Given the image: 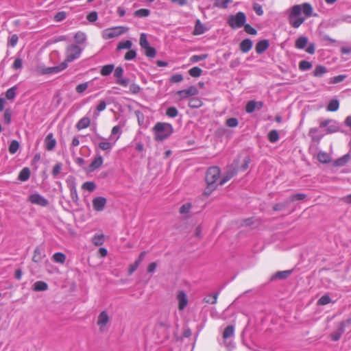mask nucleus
I'll use <instances>...</instances> for the list:
<instances>
[{
  "label": "nucleus",
  "instance_id": "obj_1",
  "mask_svg": "<svg viewBox=\"0 0 351 351\" xmlns=\"http://www.w3.org/2000/svg\"><path fill=\"white\" fill-rule=\"evenodd\" d=\"M313 8L308 3L295 5L290 8L288 14L289 23L294 28H298L307 17L311 16Z\"/></svg>",
  "mask_w": 351,
  "mask_h": 351
},
{
  "label": "nucleus",
  "instance_id": "obj_2",
  "mask_svg": "<svg viewBox=\"0 0 351 351\" xmlns=\"http://www.w3.org/2000/svg\"><path fill=\"white\" fill-rule=\"evenodd\" d=\"M154 132L155 140L157 141H162L173 132V128L170 123L158 122L154 125Z\"/></svg>",
  "mask_w": 351,
  "mask_h": 351
},
{
  "label": "nucleus",
  "instance_id": "obj_3",
  "mask_svg": "<svg viewBox=\"0 0 351 351\" xmlns=\"http://www.w3.org/2000/svg\"><path fill=\"white\" fill-rule=\"evenodd\" d=\"M245 21L246 16L242 12H239L235 15H230L228 19V23L232 29L242 27Z\"/></svg>",
  "mask_w": 351,
  "mask_h": 351
},
{
  "label": "nucleus",
  "instance_id": "obj_4",
  "mask_svg": "<svg viewBox=\"0 0 351 351\" xmlns=\"http://www.w3.org/2000/svg\"><path fill=\"white\" fill-rule=\"evenodd\" d=\"M82 49L77 45H71L68 46L66 50L65 62H70L78 58L82 53Z\"/></svg>",
  "mask_w": 351,
  "mask_h": 351
},
{
  "label": "nucleus",
  "instance_id": "obj_5",
  "mask_svg": "<svg viewBox=\"0 0 351 351\" xmlns=\"http://www.w3.org/2000/svg\"><path fill=\"white\" fill-rule=\"evenodd\" d=\"M220 176V169L217 167H212L208 169L206 173V182L207 184L217 185L216 182Z\"/></svg>",
  "mask_w": 351,
  "mask_h": 351
},
{
  "label": "nucleus",
  "instance_id": "obj_6",
  "mask_svg": "<svg viewBox=\"0 0 351 351\" xmlns=\"http://www.w3.org/2000/svg\"><path fill=\"white\" fill-rule=\"evenodd\" d=\"M234 327L232 325L228 326L223 332L224 345L229 351L234 348V344L230 340V339L234 336Z\"/></svg>",
  "mask_w": 351,
  "mask_h": 351
},
{
  "label": "nucleus",
  "instance_id": "obj_7",
  "mask_svg": "<svg viewBox=\"0 0 351 351\" xmlns=\"http://www.w3.org/2000/svg\"><path fill=\"white\" fill-rule=\"evenodd\" d=\"M128 29V28L125 27H115L106 29L103 32V37L105 39L113 38L123 34Z\"/></svg>",
  "mask_w": 351,
  "mask_h": 351
},
{
  "label": "nucleus",
  "instance_id": "obj_8",
  "mask_svg": "<svg viewBox=\"0 0 351 351\" xmlns=\"http://www.w3.org/2000/svg\"><path fill=\"white\" fill-rule=\"evenodd\" d=\"M95 138L101 141L97 144L98 147L101 150L105 151L106 152H110L116 141L119 138V136H117L113 141V142L108 141L107 139L104 138L103 136L99 134L96 135Z\"/></svg>",
  "mask_w": 351,
  "mask_h": 351
},
{
  "label": "nucleus",
  "instance_id": "obj_9",
  "mask_svg": "<svg viewBox=\"0 0 351 351\" xmlns=\"http://www.w3.org/2000/svg\"><path fill=\"white\" fill-rule=\"evenodd\" d=\"M199 93L198 89L195 86H191L187 89L178 90L176 95L178 97L179 100L188 98L191 96L197 95Z\"/></svg>",
  "mask_w": 351,
  "mask_h": 351
},
{
  "label": "nucleus",
  "instance_id": "obj_10",
  "mask_svg": "<svg viewBox=\"0 0 351 351\" xmlns=\"http://www.w3.org/2000/svg\"><path fill=\"white\" fill-rule=\"evenodd\" d=\"M123 69L121 66H117L114 69V77L116 78V83L123 87H127L129 85L130 80L127 78H123Z\"/></svg>",
  "mask_w": 351,
  "mask_h": 351
},
{
  "label": "nucleus",
  "instance_id": "obj_11",
  "mask_svg": "<svg viewBox=\"0 0 351 351\" xmlns=\"http://www.w3.org/2000/svg\"><path fill=\"white\" fill-rule=\"evenodd\" d=\"M29 200L32 204L41 206H46L48 204V201L38 193H34L31 195L29 197Z\"/></svg>",
  "mask_w": 351,
  "mask_h": 351
},
{
  "label": "nucleus",
  "instance_id": "obj_12",
  "mask_svg": "<svg viewBox=\"0 0 351 351\" xmlns=\"http://www.w3.org/2000/svg\"><path fill=\"white\" fill-rule=\"evenodd\" d=\"M178 302V309L182 311L188 304V297L183 291H179L176 294Z\"/></svg>",
  "mask_w": 351,
  "mask_h": 351
},
{
  "label": "nucleus",
  "instance_id": "obj_13",
  "mask_svg": "<svg viewBox=\"0 0 351 351\" xmlns=\"http://www.w3.org/2000/svg\"><path fill=\"white\" fill-rule=\"evenodd\" d=\"M110 318L106 311H104L100 313L97 317V324L99 327L100 330H103V329L106 327L107 324L109 322Z\"/></svg>",
  "mask_w": 351,
  "mask_h": 351
},
{
  "label": "nucleus",
  "instance_id": "obj_14",
  "mask_svg": "<svg viewBox=\"0 0 351 351\" xmlns=\"http://www.w3.org/2000/svg\"><path fill=\"white\" fill-rule=\"evenodd\" d=\"M106 204V199L103 197H97L93 199V206L96 211H102Z\"/></svg>",
  "mask_w": 351,
  "mask_h": 351
},
{
  "label": "nucleus",
  "instance_id": "obj_15",
  "mask_svg": "<svg viewBox=\"0 0 351 351\" xmlns=\"http://www.w3.org/2000/svg\"><path fill=\"white\" fill-rule=\"evenodd\" d=\"M103 164V158L100 154H97L88 166V171H93L99 169Z\"/></svg>",
  "mask_w": 351,
  "mask_h": 351
},
{
  "label": "nucleus",
  "instance_id": "obj_16",
  "mask_svg": "<svg viewBox=\"0 0 351 351\" xmlns=\"http://www.w3.org/2000/svg\"><path fill=\"white\" fill-rule=\"evenodd\" d=\"M308 136L311 138V141L315 143H319L321 139L324 137V134H319V128H311L308 130Z\"/></svg>",
  "mask_w": 351,
  "mask_h": 351
},
{
  "label": "nucleus",
  "instance_id": "obj_17",
  "mask_svg": "<svg viewBox=\"0 0 351 351\" xmlns=\"http://www.w3.org/2000/svg\"><path fill=\"white\" fill-rule=\"evenodd\" d=\"M145 254H146L145 251L142 252L139 254L138 259L133 264H131L130 265L129 269H128V274L130 275H131L134 271H135L137 269V268L138 267L141 263L144 260Z\"/></svg>",
  "mask_w": 351,
  "mask_h": 351
},
{
  "label": "nucleus",
  "instance_id": "obj_18",
  "mask_svg": "<svg viewBox=\"0 0 351 351\" xmlns=\"http://www.w3.org/2000/svg\"><path fill=\"white\" fill-rule=\"evenodd\" d=\"M45 147L48 151H52L56 145V140L52 133H49L45 140Z\"/></svg>",
  "mask_w": 351,
  "mask_h": 351
},
{
  "label": "nucleus",
  "instance_id": "obj_19",
  "mask_svg": "<svg viewBox=\"0 0 351 351\" xmlns=\"http://www.w3.org/2000/svg\"><path fill=\"white\" fill-rule=\"evenodd\" d=\"M340 131V124L338 121L331 119L328 127L326 128V134H332Z\"/></svg>",
  "mask_w": 351,
  "mask_h": 351
},
{
  "label": "nucleus",
  "instance_id": "obj_20",
  "mask_svg": "<svg viewBox=\"0 0 351 351\" xmlns=\"http://www.w3.org/2000/svg\"><path fill=\"white\" fill-rule=\"evenodd\" d=\"M269 46V43L268 40H262L256 43L255 48L256 52L258 54H261L268 49Z\"/></svg>",
  "mask_w": 351,
  "mask_h": 351
},
{
  "label": "nucleus",
  "instance_id": "obj_21",
  "mask_svg": "<svg viewBox=\"0 0 351 351\" xmlns=\"http://www.w3.org/2000/svg\"><path fill=\"white\" fill-rule=\"evenodd\" d=\"M253 43L249 38H245L240 43V49L243 53H247L252 48Z\"/></svg>",
  "mask_w": 351,
  "mask_h": 351
},
{
  "label": "nucleus",
  "instance_id": "obj_22",
  "mask_svg": "<svg viewBox=\"0 0 351 351\" xmlns=\"http://www.w3.org/2000/svg\"><path fill=\"white\" fill-rule=\"evenodd\" d=\"M263 106V103L262 102H256L255 101H250L247 102V104H246V106H245V110L248 113H252L253 112L256 108H258V109L261 108Z\"/></svg>",
  "mask_w": 351,
  "mask_h": 351
},
{
  "label": "nucleus",
  "instance_id": "obj_23",
  "mask_svg": "<svg viewBox=\"0 0 351 351\" xmlns=\"http://www.w3.org/2000/svg\"><path fill=\"white\" fill-rule=\"evenodd\" d=\"M345 332V323H340L338 329L331 335L333 341H338Z\"/></svg>",
  "mask_w": 351,
  "mask_h": 351
},
{
  "label": "nucleus",
  "instance_id": "obj_24",
  "mask_svg": "<svg viewBox=\"0 0 351 351\" xmlns=\"http://www.w3.org/2000/svg\"><path fill=\"white\" fill-rule=\"evenodd\" d=\"M90 119L87 117H84L79 120V121L76 124V128L78 130H81L83 129H85L88 128L90 125Z\"/></svg>",
  "mask_w": 351,
  "mask_h": 351
},
{
  "label": "nucleus",
  "instance_id": "obj_25",
  "mask_svg": "<svg viewBox=\"0 0 351 351\" xmlns=\"http://www.w3.org/2000/svg\"><path fill=\"white\" fill-rule=\"evenodd\" d=\"M308 43V38L306 36H301L295 40V47L299 49H303Z\"/></svg>",
  "mask_w": 351,
  "mask_h": 351
},
{
  "label": "nucleus",
  "instance_id": "obj_26",
  "mask_svg": "<svg viewBox=\"0 0 351 351\" xmlns=\"http://www.w3.org/2000/svg\"><path fill=\"white\" fill-rule=\"evenodd\" d=\"M48 289V285L44 281H36L33 285L34 291H45Z\"/></svg>",
  "mask_w": 351,
  "mask_h": 351
},
{
  "label": "nucleus",
  "instance_id": "obj_27",
  "mask_svg": "<svg viewBox=\"0 0 351 351\" xmlns=\"http://www.w3.org/2000/svg\"><path fill=\"white\" fill-rule=\"evenodd\" d=\"M350 159V154H345L342 157L337 159L334 162V165L337 166V167H343L349 162Z\"/></svg>",
  "mask_w": 351,
  "mask_h": 351
},
{
  "label": "nucleus",
  "instance_id": "obj_28",
  "mask_svg": "<svg viewBox=\"0 0 351 351\" xmlns=\"http://www.w3.org/2000/svg\"><path fill=\"white\" fill-rule=\"evenodd\" d=\"M114 69V65L112 64H106L101 67L100 73L103 76L109 75Z\"/></svg>",
  "mask_w": 351,
  "mask_h": 351
},
{
  "label": "nucleus",
  "instance_id": "obj_29",
  "mask_svg": "<svg viewBox=\"0 0 351 351\" xmlns=\"http://www.w3.org/2000/svg\"><path fill=\"white\" fill-rule=\"evenodd\" d=\"M43 256L42 250L39 247H37L34 250L32 261L35 263H39L42 261Z\"/></svg>",
  "mask_w": 351,
  "mask_h": 351
},
{
  "label": "nucleus",
  "instance_id": "obj_30",
  "mask_svg": "<svg viewBox=\"0 0 351 351\" xmlns=\"http://www.w3.org/2000/svg\"><path fill=\"white\" fill-rule=\"evenodd\" d=\"M317 159L322 163H328L330 162V156L328 154L324 152H319L317 154Z\"/></svg>",
  "mask_w": 351,
  "mask_h": 351
},
{
  "label": "nucleus",
  "instance_id": "obj_31",
  "mask_svg": "<svg viewBox=\"0 0 351 351\" xmlns=\"http://www.w3.org/2000/svg\"><path fill=\"white\" fill-rule=\"evenodd\" d=\"M236 173L237 171L234 169L227 171L226 174L220 180L219 185L224 184L226 182L230 180Z\"/></svg>",
  "mask_w": 351,
  "mask_h": 351
},
{
  "label": "nucleus",
  "instance_id": "obj_32",
  "mask_svg": "<svg viewBox=\"0 0 351 351\" xmlns=\"http://www.w3.org/2000/svg\"><path fill=\"white\" fill-rule=\"evenodd\" d=\"M327 71V69L325 66L322 65H317L315 68L313 75L315 77H322L325 73H326Z\"/></svg>",
  "mask_w": 351,
  "mask_h": 351
},
{
  "label": "nucleus",
  "instance_id": "obj_33",
  "mask_svg": "<svg viewBox=\"0 0 351 351\" xmlns=\"http://www.w3.org/2000/svg\"><path fill=\"white\" fill-rule=\"evenodd\" d=\"M204 32L205 27L204 25L201 23V21L199 19H197L195 23L193 34L195 35H200L204 34Z\"/></svg>",
  "mask_w": 351,
  "mask_h": 351
},
{
  "label": "nucleus",
  "instance_id": "obj_34",
  "mask_svg": "<svg viewBox=\"0 0 351 351\" xmlns=\"http://www.w3.org/2000/svg\"><path fill=\"white\" fill-rule=\"evenodd\" d=\"M30 170L27 167L23 168L19 173V179L21 181H26L29 178Z\"/></svg>",
  "mask_w": 351,
  "mask_h": 351
},
{
  "label": "nucleus",
  "instance_id": "obj_35",
  "mask_svg": "<svg viewBox=\"0 0 351 351\" xmlns=\"http://www.w3.org/2000/svg\"><path fill=\"white\" fill-rule=\"evenodd\" d=\"M339 102L337 99L331 100L327 106V110L330 112H335L339 109Z\"/></svg>",
  "mask_w": 351,
  "mask_h": 351
},
{
  "label": "nucleus",
  "instance_id": "obj_36",
  "mask_svg": "<svg viewBox=\"0 0 351 351\" xmlns=\"http://www.w3.org/2000/svg\"><path fill=\"white\" fill-rule=\"evenodd\" d=\"M92 242L96 246L103 245L104 242V235L103 234H95L92 239Z\"/></svg>",
  "mask_w": 351,
  "mask_h": 351
},
{
  "label": "nucleus",
  "instance_id": "obj_37",
  "mask_svg": "<svg viewBox=\"0 0 351 351\" xmlns=\"http://www.w3.org/2000/svg\"><path fill=\"white\" fill-rule=\"evenodd\" d=\"M290 203V201L288 199H287L285 202H280V203H278L276 204H275L273 207V209L275 211H280V210H284L285 208H287V206H288V204Z\"/></svg>",
  "mask_w": 351,
  "mask_h": 351
},
{
  "label": "nucleus",
  "instance_id": "obj_38",
  "mask_svg": "<svg viewBox=\"0 0 351 351\" xmlns=\"http://www.w3.org/2000/svg\"><path fill=\"white\" fill-rule=\"evenodd\" d=\"M232 0H215L214 6L219 8L226 9L228 3H231Z\"/></svg>",
  "mask_w": 351,
  "mask_h": 351
},
{
  "label": "nucleus",
  "instance_id": "obj_39",
  "mask_svg": "<svg viewBox=\"0 0 351 351\" xmlns=\"http://www.w3.org/2000/svg\"><path fill=\"white\" fill-rule=\"evenodd\" d=\"M53 260L56 263H64L66 260L65 255L62 252H56L53 255Z\"/></svg>",
  "mask_w": 351,
  "mask_h": 351
},
{
  "label": "nucleus",
  "instance_id": "obj_40",
  "mask_svg": "<svg viewBox=\"0 0 351 351\" xmlns=\"http://www.w3.org/2000/svg\"><path fill=\"white\" fill-rule=\"evenodd\" d=\"M299 69L300 71H308L311 69L313 66L311 62L306 60H302L299 62Z\"/></svg>",
  "mask_w": 351,
  "mask_h": 351
},
{
  "label": "nucleus",
  "instance_id": "obj_41",
  "mask_svg": "<svg viewBox=\"0 0 351 351\" xmlns=\"http://www.w3.org/2000/svg\"><path fill=\"white\" fill-rule=\"evenodd\" d=\"M132 45V43L131 40H125V41H121L119 42L117 46L118 50L121 49H130Z\"/></svg>",
  "mask_w": 351,
  "mask_h": 351
},
{
  "label": "nucleus",
  "instance_id": "obj_42",
  "mask_svg": "<svg viewBox=\"0 0 351 351\" xmlns=\"http://www.w3.org/2000/svg\"><path fill=\"white\" fill-rule=\"evenodd\" d=\"M74 38L77 44H83L86 40V34L82 32H77Z\"/></svg>",
  "mask_w": 351,
  "mask_h": 351
},
{
  "label": "nucleus",
  "instance_id": "obj_43",
  "mask_svg": "<svg viewBox=\"0 0 351 351\" xmlns=\"http://www.w3.org/2000/svg\"><path fill=\"white\" fill-rule=\"evenodd\" d=\"M19 147H20V145L17 141H16V140L12 141L10 143V145L9 146V152L11 154H15L19 149Z\"/></svg>",
  "mask_w": 351,
  "mask_h": 351
},
{
  "label": "nucleus",
  "instance_id": "obj_44",
  "mask_svg": "<svg viewBox=\"0 0 351 351\" xmlns=\"http://www.w3.org/2000/svg\"><path fill=\"white\" fill-rule=\"evenodd\" d=\"M139 44L143 49H144L145 48H147V47L150 46L147 39V36L145 33H142L141 34Z\"/></svg>",
  "mask_w": 351,
  "mask_h": 351
},
{
  "label": "nucleus",
  "instance_id": "obj_45",
  "mask_svg": "<svg viewBox=\"0 0 351 351\" xmlns=\"http://www.w3.org/2000/svg\"><path fill=\"white\" fill-rule=\"evenodd\" d=\"M189 73L193 77H198L202 75V70L197 66H194L189 71Z\"/></svg>",
  "mask_w": 351,
  "mask_h": 351
},
{
  "label": "nucleus",
  "instance_id": "obj_46",
  "mask_svg": "<svg viewBox=\"0 0 351 351\" xmlns=\"http://www.w3.org/2000/svg\"><path fill=\"white\" fill-rule=\"evenodd\" d=\"M268 138L271 143H276L279 139V135L277 130H273L268 134Z\"/></svg>",
  "mask_w": 351,
  "mask_h": 351
},
{
  "label": "nucleus",
  "instance_id": "obj_47",
  "mask_svg": "<svg viewBox=\"0 0 351 351\" xmlns=\"http://www.w3.org/2000/svg\"><path fill=\"white\" fill-rule=\"evenodd\" d=\"M291 270H285L282 271H278L275 275V278L285 279L290 276Z\"/></svg>",
  "mask_w": 351,
  "mask_h": 351
},
{
  "label": "nucleus",
  "instance_id": "obj_48",
  "mask_svg": "<svg viewBox=\"0 0 351 351\" xmlns=\"http://www.w3.org/2000/svg\"><path fill=\"white\" fill-rule=\"evenodd\" d=\"M150 11L148 9H139L135 11L134 16L138 17H147L149 15Z\"/></svg>",
  "mask_w": 351,
  "mask_h": 351
},
{
  "label": "nucleus",
  "instance_id": "obj_49",
  "mask_svg": "<svg viewBox=\"0 0 351 351\" xmlns=\"http://www.w3.org/2000/svg\"><path fill=\"white\" fill-rule=\"evenodd\" d=\"M219 295V293H215L213 295H208L204 298V302L210 304H215L217 303V297Z\"/></svg>",
  "mask_w": 351,
  "mask_h": 351
},
{
  "label": "nucleus",
  "instance_id": "obj_50",
  "mask_svg": "<svg viewBox=\"0 0 351 351\" xmlns=\"http://www.w3.org/2000/svg\"><path fill=\"white\" fill-rule=\"evenodd\" d=\"M208 58V54H202V55H194L192 56L190 58V62L193 63L197 62L199 61L204 60Z\"/></svg>",
  "mask_w": 351,
  "mask_h": 351
},
{
  "label": "nucleus",
  "instance_id": "obj_51",
  "mask_svg": "<svg viewBox=\"0 0 351 351\" xmlns=\"http://www.w3.org/2000/svg\"><path fill=\"white\" fill-rule=\"evenodd\" d=\"M144 51H145V56H147L148 58H152L156 56V51L154 47H152L151 46L147 47V48H145Z\"/></svg>",
  "mask_w": 351,
  "mask_h": 351
},
{
  "label": "nucleus",
  "instance_id": "obj_52",
  "mask_svg": "<svg viewBox=\"0 0 351 351\" xmlns=\"http://www.w3.org/2000/svg\"><path fill=\"white\" fill-rule=\"evenodd\" d=\"M16 86H13L10 88H9L6 93H5V97L8 99H14V97H16Z\"/></svg>",
  "mask_w": 351,
  "mask_h": 351
},
{
  "label": "nucleus",
  "instance_id": "obj_53",
  "mask_svg": "<svg viewBox=\"0 0 351 351\" xmlns=\"http://www.w3.org/2000/svg\"><path fill=\"white\" fill-rule=\"evenodd\" d=\"M178 114V111L175 107H169L166 110V114L171 118L176 117Z\"/></svg>",
  "mask_w": 351,
  "mask_h": 351
},
{
  "label": "nucleus",
  "instance_id": "obj_54",
  "mask_svg": "<svg viewBox=\"0 0 351 351\" xmlns=\"http://www.w3.org/2000/svg\"><path fill=\"white\" fill-rule=\"evenodd\" d=\"M306 197V195L304 193H297L295 195H293L289 197V199L290 202H294L296 200H303Z\"/></svg>",
  "mask_w": 351,
  "mask_h": 351
},
{
  "label": "nucleus",
  "instance_id": "obj_55",
  "mask_svg": "<svg viewBox=\"0 0 351 351\" xmlns=\"http://www.w3.org/2000/svg\"><path fill=\"white\" fill-rule=\"evenodd\" d=\"M67 63L64 61V62L61 63L59 66H52L53 73H58L62 71V70L65 69L67 67Z\"/></svg>",
  "mask_w": 351,
  "mask_h": 351
},
{
  "label": "nucleus",
  "instance_id": "obj_56",
  "mask_svg": "<svg viewBox=\"0 0 351 351\" xmlns=\"http://www.w3.org/2000/svg\"><path fill=\"white\" fill-rule=\"evenodd\" d=\"M191 208V203L184 204L180 208V213L182 215L187 214L189 213Z\"/></svg>",
  "mask_w": 351,
  "mask_h": 351
},
{
  "label": "nucleus",
  "instance_id": "obj_57",
  "mask_svg": "<svg viewBox=\"0 0 351 351\" xmlns=\"http://www.w3.org/2000/svg\"><path fill=\"white\" fill-rule=\"evenodd\" d=\"M82 188L88 191H93L95 189V184L93 182H86L83 184Z\"/></svg>",
  "mask_w": 351,
  "mask_h": 351
},
{
  "label": "nucleus",
  "instance_id": "obj_58",
  "mask_svg": "<svg viewBox=\"0 0 351 351\" xmlns=\"http://www.w3.org/2000/svg\"><path fill=\"white\" fill-rule=\"evenodd\" d=\"M88 87V82L82 83V84H78L76 86L75 90L77 93H82L84 91H85Z\"/></svg>",
  "mask_w": 351,
  "mask_h": 351
},
{
  "label": "nucleus",
  "instance_id": "obj_59",
  "mask_svg": "<svg viewBox=\"0 0 351 351\" xmlns=\"http://www.w3.org/2000/svg\"><path fill=\"white\" fill-rule=\"evenodd\" d=\"M136 56V53L134 50H129L125 55L124 58L126 60H132Z\"/></svg>",
  "mask_w": 351,
  "mask_h": 351
},
{
  "label": "nucleus",
  "instance_id": "obj_60",
  "mask_svg": "<svg viewBox=\"0 0 351 351\" xmlns=\"http://www.w3.org/2000/svg\"><path fill=\"white\" fill-rule=\"evenodd\" d=\"M330 300H330V297L326 295H325L322 296L319 299L317 303L319 305H326V304H329L330 302Z\"/></svg>",
  "mask_w": 351,
  "mask_h": 351
},
{
  "label": "nucleus",
  "instance_id": "obj_61",
  "mask_svg": "<svg viewBox=\"0 0 351 351\" xmlns=\"http://www.w3.org/2000/svg\"><path fill=\"white\" fill-rule=\"evenodd\" d=\"M22 66H23V60L21 58H17L13 63L12 68L14 70H18V69H21Z\"/></svg>",
  "mask_w": 351,
  "mask_h": 351
},
{
  "label": "nucleus",
  "instance_id": "obj_62",
  "mask_svg": "<svg viewBox=\"0 0 351 351\" xmlns=\"http://www.w3.org/2000/svg\"><path fill=\"white\" fill-rule=\"evenodd\" d=\"M243 26H244V29H245V31L246 33L251 34V35H256L257 34V31L254 27H252L250 25L245 24Z\"/></svg>",
  "mask_w": 351,
  "mask_h": 351
},
{
  "label": "nucleus",
  "instance_id": "obj_63",
  "mask_svg": "<svg viewBox=\"0 0 351 351\" xmlns=\"http://www.w3.org/2000/svg\"><path fill=\"white\" fill-rule=\"evenodd\" d=\"M239 124V121L236 118H230L226 121V125L230 128L237 127Z\"/></svg>",
  "mask_w": 351,
  "mask_h": 351
},
{
  "label": "nucleus",
  "instance_id": "obj_64",
  "mask_svg": "<svg viewBox=\"0 0 351 351\" xmlns=\"http://www.w3.org/2000/svg\"><path fill=\"white\" fill-rule=\"evenodd\" d=\"M62 169V164L58 162L54 165L52 169V175L54 177H56L60 173Z\"/></svg>",
  "mask_w": 351,
  "mask_h": 351
}]
</instances>
